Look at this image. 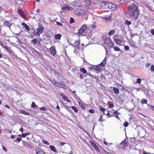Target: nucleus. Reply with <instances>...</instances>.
Segmentation results:
<instances>
[{
    "label": "nucleus",
    "instance_id": "nucleus-1",
    "mask_svg": "<svg viewBox=\"0 0 154 154\" xmlns=\"http://www.w3.org/2000/svg\"><path fill=\"white\" fill-rule=\"evenodd\" d=\"M128 8L130 11L129 14L130 17L134 19L137 18L139 16V11L137 5L135 4H133L132 5L129 6Z\"/></svg>",
    "mask_w": 154,
    "mask_h": 154
},
{
    "label": "nucleus",
    "instance_id": "nucleus-2",
    "mask_svg": "<svg viewBox=\"0 0 154 154\" xmlns=\"http://www.w3.org/2000/svg\"><path fill=\"white\" fill-rule=\"evenodd\" d=\"M105 7L108 8L111 11H114L117 9L116 5L111 3L107 2L105 4Z\"/></svg>",
    "mask_w": 154,
    "mask_h": 154
},
{
    "label": "nucleus",
    "instance_id": "nucleus-3",
    "mask_svg": "<svg viewBox=\"0 0 154 154\" xmlns=\"http://www.w3.org/2000/svg\"><path fill=\"white\" fill-rule=\"evenodd\" d=\"M73 13L78 16H81L85 14V11L84 10L79 8L73 10Z\"/></svg>",
    "mask_w": 154,
    "mask_h": 154
},
{
    "label": "nucleus",
    "instance_id": "nucleus-4",
    "mask_svg": "<svg viewBox=\"0 0 154 154\" xmlns=\"http://www.w3.org/2000/svg\"><path fill=\"white\" fill-rule=\"evenodd\" d=\"M102 39L105 44H108L109 43H111L112 46H113L114 43L113 42H111V40L110 38L105 35H103L102 36Z\"/></svg>",
    "mask_w": 154,
    "mask_h": 154
},
{
    "label": "nucleus",
    "instance_id": "nucleus-5",
    "mask_svg": "<svg viewBox=\"0 0 154 154\" xmlns=\"http://www.w3.org/2000/svg\"><path fill=\"white\" fill-rule=\"evenodd\" d=\"M44 29V28L43 25H39L38 28L36 29V35L39 36L40 34L42 33Z\"/></svg>",
    "mask_w": 154,
    "mask_h": 154
},
{
    "label": "nucleus",
    "instance_id": "nucleus-6",
    "mask_svg": "<svg viewBox=\"0 0 154 154\" xmlns=\"http://www.w3.org/2000/svg\"><path fill=\"white\" fill-rule=\"evenodd\" d=\"M87 27L86 25H83L79 30L78 34L79 35H81L87 29Z\"/></svg>",
    "mask_w": 154,
    "mask_h": 154
},
{
    "label": "nucleus",
    "instance_id": "nucleus-7",
    "mask_svg": "<svg viewBox=\"0 0 154 154\" xmlns=\"http://www.w3.org/2000/svg\"><path fill=\"white\" fill-rule=\"evenodd\" d=\"M59 94L62 97L63 100L68 102H70V100L68 99V97L65 95L64 94L60 93H59Z\"/></svg>",
    "mask_w": 154,
    "mask_h": 154
},
{
    "label": "nucleus",
    "instance_id": "nucleus-8",
    "mask_svg": "<svg viewBox=\"0 0 154 154\" xmlns=\"http://www.w3.org/2000/svg\"><path fill=\"white\" fill-rule=\"evenodd\" d=\"M114 41L116 44L119 45H122V42L123 41L120 39L118 38H114Z\"/></svg>",
    "mask_w": 154,
    "mask_h": 154
},
{
    "label": "nucleus",
    "instance_id": "nucleus-9",
    "mask_svg": "<svg viewBox=\"0 0 154 154\" xmlns=\"http://www.w3.org/2000/svg\"><path fill=\"white\" fill-rule=\"evenodd\" d=\"M50 52L54 56L56 54V51L55 48L54 46H52L50 48Z\"/></svg>",
    "mask_w": 154,
    "mask_h": 154
},
{
    "label": "nucleus",
    "instance_id": "nucleus-10",
    "mask_svg": "<svg viewBox=\"0 0 154 154\" xmlns=\"http://www.w3.org/2000/svg\"><path fill=\"white\" fill-rule=\"evenodd\" d=\"M37 154H45V152L41 149H35Z\"/></svg>",
    "mask_w": 154,
    "mask_h": 154
},
{
    "label": "nucleus",
    "instance_id": "nucleus-11",
    "mask_svg": "<svg viewBox=\"0 0 154 154\" xmlns=\"http://www.w3.org/2000/svg\"><path fill=\"white\" fill-rule=\"evenodd\" d=\"M120 145L122 146V148L124 149H125V147L128 146L127 142L125 141H124L121 143Z\"/></svg>",
    "mask_w": 154,
    "mask_h": 154
},
{
    "label": "nucleus",
    "instance_id": "nucleus-12",
    "mask_svg": "<svg viewBox=\"0 0 154 154\" xmlns=\"http://www.w3.org/2000/svg\"><path fill=\"white\" fill-rule=\"evenodd\" d=\"M91 67L92 69L97 71H99L100 69V68L97 66H93Z\"/></svg>",
    "mask_w": 154,
    "mask_h": 154
},
{
    "label": "nucleus",
    "instance_id": "nucleus-13",
    "mask_svg": "<svg viewBox=\"0 0 154 154\" xmlns=\"http://www.w3.org/2000/svg\"><path fill=\"white\" fill-rule=\"evenodd\" d=\"M62 9L63 10H72V8L71 7L65 6L62 7Z\"/></svg>",
    "mask_w": 154,
    "mask_h": 154
},
{
    "label": "nucleus",
    "instance_id": "nucleus-14",
    "mask_svg": "<svg viewBox=\"0 0 154 154\" xmlns=\"http://www.w3.org/2000/svg\"><path fill=\"white\" fill-rule=\"evenodd\" d=\"M90 143L91 145L97 151L98 150V148L95 143L92 142H90Z\"/></svg>",
    "mask_w": 154,
    "mask_h": 154
},
{
    "label": "nucleus",
    "instance_id": "nucleus-15",
    "mask_svg": "<svg viewBox=\"0 0 154 154\" xmlns=\"http://www.w3.org/2000/svg\"><path fill=\"white\" fill-rule=\"evenodd\" d=\"M113 90L115 94H118L119 93V90L118 88L114 87L113 88Z\"/></svg>",
    "mask_w": 154,
    "mask_h": 154
},
{
    "label": "nucleus",
    "instance_id": "nucleus-16",
    "mask_svg": "<svg viewBox=\"0 0 154 154\" xmlns=\"http://www.w3.org/2000/svg\"><path fill=\"white\" fill-rule=\"evenodd\" d=\"M49 148L53 151L55 152H57V149H56L54 146L51 145L50 146Z\"/></svg>",
    "mask_w": 154,
    "mask_h": 154
},
{
    "label": "nucleus",
    "instance_id": "nucleus-17",
    "mask_svg": "<svg viewBox=\"0 0 154 154\" xmlns=\"http://www.w3.org/2000/svg\"><path fill=\"white\" fill-rule=\"evenodd\" d=\"M19 112L21 114H24L26 115H29V113H27L24 111L22 110H20L19 111Z\"/></svg>",
    "mask_w": 154,
    "mask_h": 154
},
{
    "label": "nucleus",
    "instance_id": "nucleus-18",
    "mask_svg": "<svg viewBox=\"0 0 154 154\" xmlns=\"http://www.w3.org/2000/svg\"><path fill=\"white\" fill-rule=\"evenodd\" d=\"M61 35L60 34H58L57 35H55L54 38L56 39H58L60 40L61 37Z\"/></svg>",
    "mask_w": 154,
    "mask_h": 154
},
{
    "label": "nucleus",
    "instance_id": "nucleus-19",
    "mask_svg": "<svg viewBox=\"0 0 154 154\" xmlns=\"http://www.w3.org/2000/svg\"><path fill=\"white\" fill-rule=\"evenodd\" d=\"M111 17L110 15H105L104 16L103 18L106 20H109L111 19Z\"/></svg>",
    "mask_w": 154,
    "mask_h": 154
},
{
    "label": "nucleus",
    "instance_id": "nucleus-20",
    "mask_svg": "<svg viewBox=\"0 0 154 154\" xmlns=\"http://www.w3.org/2000/svg\"><path fill=\"white\" fill-rule=\"evenodd\" d=\"M79 43L77 41H75L74 43V47H75L76 48H78L79 46Z\"/></svg>",
    "mask_w": 154,
    "mask_h": 154
},
{
    "label": "nucleus",
    "instance_id": "nucleus-21",
    "mask_svg": "<svg viewBox=\"0 0 154 154\" xmlns=\"http://www.w3.org/2000/svg\"><path fill=\"white\" fill-rule=\"evenodd\" d=\"M115 32V30H111L110 31L109 33L108 34L109 35H112L113 34H114Z\"/></svg>",
    "mask_w": 154,
    "mask_h": 154
},
{
    "label": "nucleus",
    "instance_id": "nucleus-22",
    "mask_svg": "<svg viewBox=\"0 0 154 154\" xmlns=\"http://www.w3.org/2000/svg\"><path fill=\"white\" fill-rule=\"evenodd\" d=\"M99 109L100 110V111L103 112V114H106L105 113V112H104L105 110V108H103L101 106H100Z\"/></svg>",
    "mask_w": 154,
    "mask_h": 154
},
{
    "label": "nucleus",
    "instance_id": "nucleus-23",
    "mask_svg": "<svg viewBox=\"0 0 154 154\" xmlns=\"http://www.w3.org/2000/svg\"><path fill=\"white\" fill-rule=\"evenodd\" d=\"M106 63V60H105V59L101 63L100 66L103 67L104 66Z\"/></svg>",
    "mask_w": 154,
    "mask_h": 154
},
{
    "label": "nucleus",
    "instance_id": "nucleus-24",
    "mask_svg": "<svg viewBox=\"0 0 154 154\" xmlns=\"http://www.w3.org/2000/svg\"><path fill=\"white\" fill-rule=\"evenodd\" d=\"M62 84H62L61 83L57 82L56 85L57 87H60V88H62Z\"/></svg>",
    "mask_w": 154,
    "mask_h": 154
},
{
    "label": "nucleus",
    "instance_id": "nucleus-25",
    "mask_svg": "<svg viewBox=\"0 0 154 154\" xmlns=\"http://www.w3.org/2000/svg\"><path fill=\"white\" fill-rule=\"evenodd\" d=\"M71 108L75 112H77L78 110L76 107L74 106H72Z\"/></svg>",
    "mask_w": 154,
    "mask_h": 154
},
{
    "label": "nucleus",
    "instance_id": "nucleus-26",
    "mask_svg": "<svg viewBox=\"0 0 154 154\" xmlns=\"http://www.w3.org/2000/svg\"><path fill=\"white\" fill-rule=\"evenodd\" d=\"M113 48L114 49V50L116 51H121V49L119 47H113Z\"/></svg>",
    "mask_w": 154,
    "mask_h": 154
},
{
    "label": "nucleus",
    "instance_id": "nucleus-27",
    "mask_svg": "<svg viewBox=\"0 0 154 154\" xmlns=\"http://www.w3.org/2000/svg\"><path fill=\"white\" fill-rule=\"evenodd\" d=\"M42 142L46 145H50V143L47 141L45 140L44 139H42Z\"/></svg>",
    "mask_w": 154,
    "mask_h": 154
},
{
    "label": "nucleus",
    "instance_id": "nucleus-28",
    "mask_svg": "<svg viewBox=\"0 0 154 154\" xmlns=\"http://www.w3.org/2000/svg\"><path fill=\"white\" fill-rule=\"evenodd\" d=\"M80 70L84 74H85L86 72V71L84 68H81Z\"/></svg>",
    "mask_w": 154,
    "mask_h": 154
},
{
    "label": "nucleus",
    "instance_id": "nucleus-29",
    "mask_svg": "<svg viewBox=\"0 0 154 154\" xmlns=\"http://www.w3.org/2000/svg\"><path fill=\"white\" fill-rule=\"evenodd\" d=\"M79 106L81 107V108L82 109H84L85 108V105L82 103L79 102Z\"/></svg>",
    "mask_w": 154,
    "mask_h": 154
},
{
    "label": "nucleus",
    "instance_id": "nucleus-30",
    "mask_svg": "<svg viewBox=\"0 0 154 154\" xmlns=\"http://www.w3.org/2000/svg\"><path fill=\"white\" fill-rule=\"evenodd\" d=\"M125 24L127 25H129L131 24V22L128 20H126L125 22Z\"/></svg>",
    "mask_w": 154,
    "mask_h": 154
},
{
    "label": "nucleus",
    "instance_id": "nucleus-31",
    "mask_svg": "<svg viewBox=\"0 0 154 154\" xmlns=\"http://www.w3.org/2000/svg\"><path fill=\"white\" fill-rule=\"evenodd\" d=\"M142 81V79L140 78H138L137 79L136 82L139 84H140Z\"/></svg>",
    "mask_w": 154,
    "mask_h": 154
},
{
    "label": "nucleus",
    "instance_id": "nucleus-32",
    "mask_svg": "<svg viewBox=\"0 0 154 154\" xmlns=\"http://www.w3.org/2000/svg\"><path fill=\"white\" fill-rule=\"evenodd\" d=\"M38 41H37L36 39H33L32 40V42L33 43V44H36Z\"/></svg>",
    "mask_w": 154,
    "mask_h": 154
},
{
    "label": "nucleus",
    "instance_id": "nucleus-33",
    "mask_svg": "<svg viewBox=\"0 0 154 154\" xmlns=\"http://www.w3.org/2000/svg\"><path fill=\"white\" fill-rule=\"evenodd\" d=\"M40 109L41 110H43V111H45L47 110V108L44 106H43V107H40Z\"/></svg>",
    "mask_w": 154,
    "mask_h": 154
},
{
    "label": "nucleus",
    "instance_id": "nucleus-34",
    "mask_svg": "<svg viewBox=\"0 0 154 154\" xmlns=\"http://www.w3.org/2000/svg\"><path fill=\"white\" fill-rule=\"evenodd\" d=\"M85 3H87L88 5H91V2L89 0H85Z\"/></svg>",
    "mask_w": 154,
    "mask_h": 154
},
{
    "label": "nucleus",
    "instance_id": "nucleus-35",
    "mask_svg": "<svg viewBox=\"0 0 154 154\" xmlns=\"http://www.w3.org/2000/svg\"><path fill=\"white\" fill-rule=\"evenodd\" d=\"M25 146L26 147H27L28 148H31L32 147L29 144V143H26Z\"/></svg>",
    "mask_w": 154,
    "mask_h": 154
},
{
    "label": "nucleus",
    "instance_id": "nucleus-36",
    "mask_svg": "<svg viewBox=\"0 0 154 154\" xmlns=\"http://www.w3.org/2000/svg\"><path fill=\"white\" fill-rule=\"evenodd\" d=\"M114 113L115 114V116L116 117V118L119 119V117L118 116V115L117 114V111H116L114 112Z\"/></svg>",
    "mask_w": 154,
    "mask_h": 154
},
{
    "label": "nucleus",
    "instance_id": "nucleus-37",
    "mask_svg": "<svg viewBox=\"0 0 154 154\" xmlns=\"http://www.w3.org/2000/svg\"><path fill=\"white\" fill-rule=\"evenodd\" d=\"M147 100L144 99H143L141 101V103L142 104L146 103H147Z\"/></svg>",
    "mask_w": 154,
    "mask_h": 154
},
{
    "label": "nucleus",
    "instance_id": "nucleus-38",
    "mask_svg": "<svg viewBox=\"0 0 154 154\" xmlns=\"http://www.w3.org/2000/svg\"><path fill=\"white\" fill-rule=\"evenodd\" d=\"M5 25L6 26H9L10 25V23H8V21H5L4 22Z\"/></svg>",
    "mask_w": 154,
    "mask_h": 154
},
{
    "label": "nucleus",
    "instance_id": "nucleus-39",
    "mask_svg": "<svg viewBox=\"0 0 154 154\" xmlns=\"http://www.w3.org/2000/svg\"><path fill=\"white\" fill-rule=\"evenodd\" d=\"M52 83L54 85H56V84L57 82L55 80H53L51 81Z\"/></svg>",
    "mask_w": 154,
    "mask_h": 154
},
{
    "label": "nucleus",
    "instance_id": "nucleus-40",
    "mask_svg": "<svg viewBox=\"0 0 154 154\" xmlns=\"http://www.w3.org/2000/svg\"><path fill=\"white\" fill-rule=\"evenodd\" d=\"M25 29L27 30V31H29L30 30V28L29 27V26L27 25L25 26Z\"/></svg>",
    "mask_w": 154,
    "mask_h": 154
},
{
    "label": "nucleus",
    "instance_id": "nucleus-41",
    "mask_svg": "<svg viewBox=\"0 0 154 154\" xmlns=\"http://www.w3.org/2000/svg\"><path fill=\"white\" fill-rule=\"evenodd\" d=\"M70 20V23H72L74 22V20L73 18L72 17H71Z\"/></svg>",
    "mask_w": 154,
    "mask_h": 154
},
{
    "label": "nucleus",
    "instance_id": "nucleus-42",
    "mask_svg": "<svg viewBox=\"0 0 154 154\" xmlns=\"http://www.w3.org/2000/svg\"><path fill=\"white\" fill-rule=\"evenodd\" d=\"M89 112L90 113L92 114H94L95 113L94 111L92 109H90L89 110Z\"/></svg>",
    "mask_w": 154,
    "mask_h": 154
},
{
    "label": "nucleus",
    "instance_id": "nucleus-43",
    "mask_svg": "<svg viewBox=\"0 0 154 154\" xmlns=\"http://www.w3.org/2000/svg\"><path fill=\"white\" fill-rule=\"evenodd\" d=\"M151 71L152 72H154V66L152 65L150 67Z\"/></svg>",
    "mask_w": 154,
    "mask_h": 154
},
{
    "label": "nucleus",
    "instance_id": "nucleus-44",
    "mask_svg": "<svg viewBox=\"0 0 154 154\" xmlns=\"http://www.w3.org/2000/svg\"><path fill=\"white\" fill-rule=\"evenodd\" d=\"M123 125L125 127H126L128 126V123L127 122H125L124 123Z\"/></svg>",
    "mask_w": 154,
    "mask_h": 154
},
{
    "label": "nucleus",
    "instance_id": "nucleus-45",
    "mask_svg": "<svg viewBox=\"0 0 154 154\" xmlns=\"http://www.w3.org/2000/svg\"><path fill=\"white\" fill-rule=\"evenodd\" d=\"M56 23H57V24L58 25L60 26H63V25L61 23H60L59 22H57Z\"/></svg>",
    "mask_w": 154,
    "mask_h": 154
},
{
    "label": "nucleus",
    "instance_id": "nucleus-46",
    "mask_svg": "<svg viewBox=\"0 0 154 154\" xmlns=\"http://www.w3.org/2000/svg\"><path fill=\"white\" fill-rule=\"evenodd\" d=\"M31 106L32 107L34 108L35 106H37L34 103L32 102L31 105Z\"/></svg>",
    "mask_w": 154,
    "mask_h": 154
},
{
    "label": "nucleus",
    "instance_id": "nucleus-47",
    "mask_svg": "<svg viewBox=\"0 0 154 154\" xmlns=\"http://www.w3.org/2000/svg\"><path fill=\"white\" fill-rule=\"evenodd\" d=\"M65 144V143L64 142H60L59 143V145L60 146H63Z\"/></svg>",
    "mask_w": 154,
    "mask_h": 154
},
{
    "label": "nucleus",
    "instance_id": "nucleus-48",
    "mask_svg": "<svg viewBox=\"0 0 154 154\" xmlns=\"http://www.w3.org/2000/svg\"><path fill=\"white\" fill-rule=\"evenodd\" d=\"M103 118V115H101L98 121H103L102 120Z\"/></svg>",
    "mask_w": 154,
    "mask_h": 154
},
{
    "label": "nucleus",
    "instance_id": "nucleus-49",
    "mask_svg": "<svg viewBox=\"0 0 154 154\" xmlns=\"http://www.w3.org/2000/svg\"><path fill=\"white\" fill-rule=\"evenodd\" d=\"M149 106L152 110H154V106L152 105H149Z\"/></svg>",
    "mask_w": 154,
    "mask_h": 154
},
{
    "label": "nucleus",
    "instance_id": "nucleus-50",
    "mask_svg": "<svg viewBox=\"0 0 154 154\" xmlns=\"http://www.w3.org/2000/svg\"><path fill=\"white\" fill-rule=\"evenodd\" d=\"M2 146L3 149L4 151H5V152H6L7 151V149L4 146Z\"/></svg>",
    "mask_w": 154,
    "mask_h": 154
},
{
    "label": "nucleus",
    "instance_id": "nucleus-51",
    "mask_svg": "<svg viewBox=\"0 0 154 154\" xmlns=\"http://www.w3.org/2000/svg\"><path fill=\"white\" fill-rule=\"evenodd\" d=\"M151 65V64L150 63H147L146 64V67L148 68Z\"/></svg>",
    "mask_w": 154,
    "mask_h": 154
},
{
    "label": "nucleus",
    "instance_id": "nucleus-52",
    "mask_svg": "<svg viewBox=\"0 0 154 154\" xmlns=\"http://www.w3.org/2000/svg\"><path fill=\"white\" fill-rule=\"evenodd\" d=\"M124 48L126 50H128L129 49V47L128 46L125 45Z\"/></svg>",
    "mask_w": 154,
    "mask_h": 154
},
{
    "label": "nucleus",
    "instance_id": "nucleus-53",
    "mask_svg": "<svg viewBox=\"0 0 154 154\" xmlns=\"http://www.w3.org/2000/svg\"><path fill=\"white\" fill-rule=\"evenodd\" d=\"M150 32L152 33V35H154V29H152L150 31Z\"/></svg>",
    "mask_w": 154,
    "mask_h": 154
},
{
    "label": "nucleus",
    "instance_id": "nucleus-54",
    "mask_svg": "<svg viewBox=\"0 0 154 154\" xmlns=\"http://www.w3.org/2000/svg\"><path fill=\"white\" fill-rule=\"evenodd\" d=\"M26 137V135H25V133H23L21 134V137L24 138Z\"/></svg>",
    "mask_w": 154,
    "mask_h": 154
},
{
    "label": "nucleus",
    "instance_id": "nucleus-55",
    "mask_svg": "<svg viewBox=\"0 0 154 154\" xmlns=\"http://www.w3.org/2000/svg\"><path fill=\"white\" fill-rule=\"evenodd\" d=\"M4 9L3 8L0 6V12H2L3 11Z\"/></svg>",
    "mask_w": 154,
    "mask_h": 154
},
{
    "label": "nucleus",
    "instance_id": "nucleus-56",
    "mask_svg": "<svg viewBox=\"0 0 154 154\" xmlns=\"http://www.w3.org/2000/svg\"><path fill=\"white\" fill-rule=\"evenodd\" d=\"M21 139L20 138H17V141H18L19 142H20L21 141Z\"/></svg>",
    "mask_w": 154,
    "mask_h": 154
},
{
    "label": "nucleus",
    "instance_id": "nucleus-57",
    "mask_svg": "<svg viewBox=\"0 0 154 154\" xmlns=\"http://www.w3.org/2000/svg\"><path fill=\"white\" fill-rule=\"evenodd\" d=\"M114 106V105L113 104H109V107L110 108H111L113 107Z\"/></svg>",
    "mask_w": 154,
    "mask_h": 154
},
{
    "label": "nucleus",
    "instance_id": "nucleus-58",
    "mask_svg": "<svg viewBox=\"0 0 154 154\" xmlns=\"http://www.w3.org/2000/svg\"><path fill=\"white\" fill-rule=\"evenodd\" d=\"M22 25L24 27H25V26H26L27 24L25 23H22Z\"/></svg>",
    "mask_w": 154,
    "mask_h": 154
},
{
    "label": "nucleus",
    "instance_id": "nucleus-59",
    "mask_svg": "<svg viewBox=\"0 0 154 154\" xmlns=\"http://www.w3.org/2000/svg\"><path fill=\"white\" fill-rule=\"evenodd\" d=\"M21 17L23 18H24L25 17V15H24V14L23 13H21Z\"/></svg>",
    "mask_w": 154,
    "mask_h": 154
},
{
    "label": "nucleus",
    "instance_id": "nucleus-60",
    "mask_svg": "<svg viewBox=\"0 0 154 154\" xmlns=\"http://www.w3.org/2000/svg\"><path fill=\"white\" fill-rule=\"evenodd\" d=\"M62 88H64V89H66L67 88L66 87V86H65V85H64L63 84H62Z\"/></svg>",
    "mask_w": 154,
    "mask_h": 154
},
{
    "label": "nucleus",
    "instance_id": "nucleus-61",
    "mask_svg": "<svg viewBox=\"0 0 154 154\" xmlns=\"http://www.w3.org/2000/svg\"><path fill=\"white\" fill-rule=\"evenodd\" d=\"M18 11L20 14H21V13H23L22 11L20 9H18Z\"/></svg>",
    "mask_w": 154,
    "mask_h": 154
},
{
    "label": "nucleus",
    "instance_id": "nucleus-62",
    "mask_svg": "<svg viewBox=\"0 0 154 154\" xmlns=\"http://www.w3.org/2000/svg\"><path fill=\"white\" fill-rule=\"evenodd\" d=\"M19 131H21V132L23 133V128L22 127L21 128Z\"/></svg>",
    "mask_w": 154,
    "mask_h": 154
},
{
    "label": "nucleus",
    "instance_id": "nucleus-63",
    "mask_svg": "<svg viewBox=\"0 0 154 154\" xmlns=\"http://www.w3.org/2000/svg\"><path fill=\"white\" fill-rule=\"evenodd\" d=\"M15 138V137L14 135H11V138L12 139H13L14 138Z\"/></svg>",
    "mask_w": 154,
    "mask_h": 154
},
{
    "label": "nucleus",
    "instance_id": "nucleus-64",
    "mask_svg": "<svg viewBox=\"0 0 154 154\" xmlns=\"http://www.w3.org/2000/svg\"><path fill=\"white\" fill-rule=\"evenodd\" d=\"M5 107L6 108H8V109H10V107L8 105H5Z\"/></svg>",
    "mask_w": 154,
    "mask_h": 154
}]
</instances>
